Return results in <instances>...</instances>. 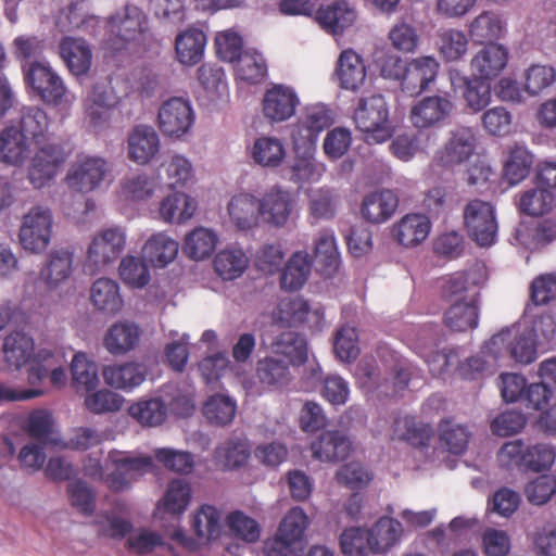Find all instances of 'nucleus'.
Listing matches in <instances>:
<instances>
[{
    "label": "nucleus",
    "mask_w": 556,
    "mask_h": 556,
    "mask_svg": "<svg viewBox=\"0 0 556 556\" xmlns=\"http://www.w3.org/2000/svg\"><path fill=\"white\" fill-rule=\"evenodd\" d=\"M435 337L437 332L432 329H424L413 346L415 353L424 358L433 377L445 379L451 372L456 371L463 379L475 380L497 364L492 355L484 352V345L481 351L483 356L473 355L462 363L457 350L438 351Z\"/></svg>",
    "instance_id": "1"
},
{
    "label": "nucleus",
    "mask_w": 556,
    "mask_h": 556,
    "mask_svg": "<svg viewBox=\"0 0 556 556\" xmlns=\"http://www.w3.org/2000/svg\"><path fill=\"white\" fill-rule=\"evenodd\" d=\"M105 26L102 48L112 54L123 51L139 52L144 49L151 36L147 15L140 8L131 4L111 15Z\"/></svg>",
    "instance_id": "2"
},
{
    "label": "nucleus",
    "mask_w": 556,
    "mask_h": 556,
    "mask_svg": "<svg viewBox=\"0 0 556 556\" xmlns=\"http://www.w3.org/2000/svg\"><path fill=\"white\" fill-rule=\"evenodd\" d=\"M2 353L10 368L20 370L28 365L27 380L31 386L38 384L48 377L53 365L54 353L48 349L35 352L34 339L24 331H12L3 339Z\"/></svg>",
    "instance_id": "3"
},
{
    "label": "nucleus",
    "mask_w": 556,
    "mask_h": 556,
    "mask_svg": "<svg viewBox=\"0 0 556 556\" xmlns=\"http://www.w3.org/2000/svg\"><path fill=\"white\" fill-rule=\"evenodd\" d=\"M536 330L533 327L510 326L502 329L484 343V352L498 362L505 355L520 364H531L536 354Z\"/></svg>",
    "instance_id": "4"
},
{
    "label": "nucleus",
    "mask_w": 556,
    "mask_h": 556,
    "mask_svg": "<svg viewBox=\"0 0 556 556\" xmlns=\"http://www.w3.org/2000/svg\"><path fill=\"white\" fill-rule=\"evenodd\" d=\"M358 387L364 393L389 395L392 386V394L396 395L404 391L412 377V365L405 361L397 362L392 370L382 375L374 358L361 359L354 370Z\"/></svg>",
    "instance_id": "5"
},
{
    "label": "nucleus",
    "mask_w": 556,
    "mask_h": 556,
    "mask_svg": "<svg viewBox=\"0 0 556 556\" xmlns=\"http://www.w3.org/2000/svg\"><path fill=\"white\" fill-rule=\"evenodd\" d=\"M354 122L369 143H381L390 139L394 128L389 118V108L383 96L372 94L359 99L354 111Z\"/></svg>",
    "instance_id": "6"
},
{
    "label": "nucleus",
    "mask_w": 556,
    "mask_h": 556,
    "mask_svg": "<svg viewBox=\"0 0 556 556\" xmlns=\"http://www.w3.org/2000/svg\"><path fill=\"white\" fill-rule=\"evenodd\" d=\"M126 241V230L121 226H111L98 231L87 248L85 269L90 274L104 271L121 256Z\"/></svg>",
    "instance_id": "7"
},
{
    "label": "nucleus",
    "mask_w": 556,
    "mask_h": 556,
    "mask_svg": "<svg viewBox=\"0 0 556 556\" xmlns=\"http://www.w3.org/2000/svg\"><path fill=\"white\" fill-rule=\"evenodd\" d=\"M71 154L62 143L36 144L27 167V178L34 188H42L52 181Z\"/></svg>",
    "instance_id": "8"
},
{
    "label": "nucleus",
    "mask_w": 556,
    "mask_h": 556,
    "mask_svg": "<svg viewBox=\"0 0 556 556\" xmlns=\"http://www.w3.org/2000/svg\"><path fill=\"white\" fill-rule=\"evenodd\" d=\"M53 215L45 205L33 206L22 218L18 239L25 251L39 254L47 250L52 237Z\"/></svg>",
    "instance_id": "9"
},
{
    "label": "nucleus",
    "mask_w": 556,
    "mask_h": 556,
    "mask_svg": "<svg viewBox=\"0 0 556 556\" xmlns=\"http://www.w3.org/2000/svg\"><path fill=\"white\" fill-rule=\"evenodd\" d=\"M308 526V518L301 507L291 508L281 520L276 535L265 542L268 556H298L296 546L301 543Z\"/></svg>",
    "instance_id": "10"
},
{
    "label": "nucleus",
    "mask_w": 556,
    "mask_h": 556,
    "mask_svg": "<svg viewBox=\"0 0 556 556\" xmlns=\"http://www.w3.org/2000/svg\"><path fill=\"white\" fill-rule=\"evenodd\" d=\"M24 81L43 102L60 104L65 97L66 87L62 78L47 61L22 63Z\"/></svg>",
    "instance_id": "11"
},
{
    "label": "nucleus",
    "mask_w": 556,
    "mask_h": 556,
    "mask_svg": "<svg viewBox=\"0 0 556 556\" xmlns=\"http://www.w3.org/2000/svg\"><path fill=\"white\" fill-rule=\"evenodd\" d=\"M332 124L330 110L321 103L307 105L298 117L292 129V142L295 151L315 149L320 134Z\"/></svg>",
    "instance_id": "12"
},
{
    "label": "nucleus",
    "mask_w": 556,
    "mask_h": 556,
    "mask_svg": "<svg viewBox=\"0 0 556 556\" xmlns=\"http://www.w3.org/2000/svg\"><path fill=\"white\" fill-rule=\"evenodd\" d=\"M468 233L480 247H490L497 238V222L494 206L482 200L470 201L464 210Z\"/></svg>",
    "instance_id": "13"
},
{
    "label": "nucleus",
    "mask_w": 556,
    "mask_h": 556,
    "mask_svg": "<svg viewBox=\"0 0 556 556\" xmlns=\"http://www.w3.org/2000/svg\"><path fill=\"white\" fill-rule=\"evenodd\" d=\"M194 122L195 113L192 104L182 97L169 98L159 109V128L166 137L181 138L191 130Z\"/></svg>",
    "instance_id": "14"
},
{
    "label": "nucleus",
    "mask_w": 556,
    "mask_h": 556,
    "mask_svg": "<svg viewBox=\"0 0 556 556\" xmlns=\"http://www.w3.org/2000/svg\"><path fill=\"white\" fill-rule=\"evenodd\" d=\"M296 201L292 193L275 185L268 188L258 199L260 220L274 228L288 225L295 212Z\"/></svg>",
    "instance_id": "15"
},
{
    "label": "nucleus",
    "mask_w": 556,
    "mask_h": 556,
    "mask_svg": "<svg viewBox=\"0 0 556 556\" xmlns=\"http://www.w3.org/2000/svg\"><path fill=\"white\" fill-rule=\"evenodd\" d=\"M109 170L105 159L78 154L71 164L65 180L71 189L86 193L99 188Z\"/></svg>",
    "instance_id": "16"
},
{
    "label": "nucleus",
    "mask_w": 556,
    "mask_h": 556,
    "mask_svg": "<svg viewBox=\"0 0 556 556\" xmlns=\"http://www.w3.org/2000/svg\"><path fill=\"white\" fill-rule=\"evenodd\" d=\"M455 109L448 93L427 96L410 108L409 119L417 129L440 128Z\"/></svg>",
    "instance_id": "17"
},
{
    "label": "nucleus",
    "mask_w": 556,
    "mask_h": 556,
    "mask_svg": "<svg viewBox=\"0 0 556 556\" xmlns=\"http://www.w3.org/2000/svg\"><path fill=\"white\" fill-rule=\"evenodd\" d=\"M147 376V365L135 361L110 364L102 369L104 383L126 393L139 388L146 381Z\"/></svg>",
    "instance_id": "18"
},
{
    "label": "nucleus",
    "mask_w": 556,
    "mask_h": 556,
    "mask_svg": "<svg viewBox=\"0 0 556 556\" xmlns=\"http://www.w3.org/2000/svg\"><path fill=\"white\" fill-rule=\"evenodd\" d=\"M476 148V136L469 127H458L450 132L444 147L437 151L435 161L444 166L459 165L472 155Z\"/></svg>",
    "instance_id": "19"
},
{
    "label": "nucleus",
    "mask_w": 556,
    "mask_h": 556,
    "mask_svg": "<svg viewBox=\"0 0 556 556\" xmlns=\"http://www.w3.org/2000/svg\"><path fill=\"white\" fill-rule=\"evenodd\" d=\"M299 104V96L292 87L276 84L264 94L263 113L271 122H285L294 115Z\"/></svg>",
    "instance_id": "20"
},
{
    "label": "nucleus",
    "mask_w": 556,
    "mask_h": 556,
    "mask_svg": "<svg viewBox=\"0 0 556 556\" xmlns=\"http://www.w3.org/2000/svg\"><path fill=\"white\" fill-rule=\"evenodd\" d=\"M439 68V62L431 55L412 59L406 63L402 90L412 97L422 93L435 80Z\"/></svg>",
    "instance_id": "21"
},
{
    "label": "nucleus",
    "mask_w": 556,
    "mask_h": 556,
    "mask_svg": "<svg viewBox=\"0 0 556 556\" xmlns=\"http://www.w3.org/2000/svg\"><path fill=\"white\" fill-rule=\"evenodd\" d=\"M508 59L509 51L504 45L494 42L485 45L471 59L472 75L480 79L492 80L502 74Z\"/></svg>",
    "instance_id": "22"
},
{
    "label": "nucleus",
    "mask_w": 556,
    "mask_h": 556,
    "mask_svg": "<svg viewBox=\"0 0 556 556\" xmlns=\"http://www.w3.org/2000/svg\"><path fill=\"white\" fill-rule=\"evenodd\" d=\"M160 137L153 127L138 125L128 135L127 155L136 164L146 165L160 152Z\"/></svg>",
    "instance_id": "23"
},
{
    "label": "nucleus",
    "mask_w": 556,
    "mask_h": 556,
    "mask_svg": "<svg viewBox=\"0 0 556 556\" xmlns=\"http://www.w3.org/2000/svg\"><path fill=\"white\" fill-rule=\"evenodd\" d=\"M313 456L321 462L345 459L353 450L350 437L340 430H327L312 442Z\"/></svg>",
    "instance_id": "24"
},
{
    "label": "nucleus",
    "mask_w": 556,
    "mask_h": 556,
    "mask_svg": "<svg viewBox=\"0 0 556 556\" xmlns=\"http://www.w3.org/2000/svg\"><path fill=\"white\" fill-rule=\"evenodd\" d=\"M399 206V197L390 189L370 192L363 198L361 204L362 217L375 225L389 220Z\"/></svg>",
    "instance_id": "25"
},
{
    "label": "nucleus",
    "mask_w": 556,
    "mask_h": 556,
    "mask_svg": "<svg viewBox=\"0 0 556 556\" xmlns=\"http://www.w3.org/2000/svg\"><path fill=\"white\" fill-rule=\"evenodd\" d=\"M59 25L64 30H79L97 37L101 28V21L90 12L85 0H73L62 10Z\"/></svg>",
    "instance_id": "26"
},
{
    "label": "nucleus",
    "mask_w": 556,
    "mask_h": 556,
    "mask_svg": "<svg viewBox=\"0 0 556 556\" xmlns=\"http://www.w3.org/2000/svg\"><path fill=\"white\" fill-rule=\"evenodd\" d=\"M258 199L250 192L231 197L227 205L228 215L238 230L249 231L260 224Z\"/></svg>",
    "instance_id": "27"
},
{
    "label": "nucleus",
    "mask_w": 556,
    "mask_h": 556,
    "mask_svg": "<svg viewBox=\"0 0 556 556\" xmlns=\"http://www.w3.org/2000/svg\"><path fill=\"white\" fill-rule=\"evenodd\" d=\"M140 339V329L135 323L118 321L113 324L103 338L106 351L115 356L132 351Z\"/></svg>",
    "instance_id": "28"
},
{
    "label": "nucleus",
    "mask_w": 556,
    "mask_h": 556,
    "mask_svg": "<svg viewBox=\"0 0 556 556\" xmlns=\"http://www.w3.org/2000/svg\"><path fill=\"white\" fill-rule=\"evenodd\" d=\"M90 302L103 314H117L124 305L118 282L111 278L97 279L90 288Z\"/></svg>",
    "instance_id": "29"
},
{
    "label": "nucleus",
    "mask_w": 556,
    "mask_h": 556,
    "mask_svg": "<svg viewBox=\"0 0 556 556\" xmlns=\"http://www.w3.org/2000/svg\"><path fill=\"white\" fill-rule=\"evenodd\" d=\"M60 55L66 66L76 76L86 74L91 66L92 51L83 38L64 37L60 45Z\"/></svg>",
    "instance_id": "30"
},
{
    "label": "nucleus",
    "mask_w": 556,
    "mask_h": 556,
    "mask_svg": "<svg viewBox=\"0 0 556 556\" xmlns=\"http://www.w3.org/2000/svg\"><path fill=\"white\" fill-rule=\"evenodd\" d=\"M248 155L261 167L277 168L286 157V148L277 137L261 136L248 148Z\"/></svg>",
    "instance_id": "31"
},
{
    "label": "nucleus",
    "mask_w": 556,
    "mask_h": 556,
    "mask_svg": "<svg viewBox=\"0 0 556 556\" xmlns=\"http://www.w3.org/2000/svg\"><path fill=\"white\" fill-rule=\"evenodd\" d=\"M271 350L274 356L285 357V361L293 367L304 365L308 358L305 338L291 330L278 334L271 343Z\"/></svg>",
    "instance_id": "32"
},
{
    "label": "nucleus",
    "mask_w": 556,
    "mask_h": 556,
    "mask_svg": "<svg viewBox=\"0 0 556 556\" xmlns=\"http://www.w3.org/2000/svg\"><path fill=\"white\" fill-rule=\"evenodd\" d=\"M356 13L346 1H336L332 4L320 8L316 14V21L327 33L337 36L355 21Z\"/></svg>",
    "instance_id": "33"
},
{
    "label": "nucleus",
    "mask_w": 556,
    "mask_h": 556,
    "mask_svg": "<svg viewBox=\"0 0 556 556\" xmlns=\"http://www.w3.org/2000/svg\"><path fill=\"white\" fill-rule=\"evenodd\" d=\"M431 229L430 219L419 213L406 214L393 227V235L400 244L414 247L428 237Z\"/></svg>",
    "instance_id": "34"
},
{
    "label": "nucleus",
    "mask_w": 556,
    "mask_h": 556,
    "mask_svg": "<svg viewBox=\"0 0 556 556\" xmlns=\"http://www.w3.org/2000/svg\"><path fill=\"white\" fill-rule=\"evenodd\" d=\"M178 242L165 232L152 235L142 248L143 258L154 267H166L178 254Z\"/></svg>",
    "instance_id": "35"
},
{
    "label": "nucleus",
    "mask_w": 556,
    "mask_h": 556,
    "mask_svg": "<svg viewBox=\"0 0 556 556\" xmlns=\"http://www.w3.org/2000/svg\"><path fill=\"white\" fill-rule=\"evenodd\" d=\"M476 273H455L442 285L443 296L453 303L479 302V287Z\"/></svg>",
    "instance_id": "36"
},
{
    "label": "nucleus",
    "mask_w": 556,
    "mask_h": 556,
    "mask_svg": "<svg viewBox=\"0 0 556 556\" xmlns=\"http://www.w3.org/2000/svg\"><path fill=\"white\" fill-rule=\"evenodd\" d=\"M256 376L261 384L268 390L283 389L292 380L290 365L276 356L258 361Z\"/></svg>",
    "instance_id": "37"
},
{
    "label": "nucleus",
    "mask_w": 556,
    "mask_h": 556,
    "mask_svg": "<svg viewBox=\"0 0 556 556\" xmlns=\"http://www.w3.org/2000/svg\"><path fill=\"white\" fill-rule=\"evenodd\" d=\"M197 210V201L184 192H174L160 203V218L169 224H182L190 219Z\"/></svg>",
    "instance_id": "38"
},
{
    "label": "nucleus",
    "mask_w": 556,
    "mask_h": 556,
    "mask_svg": "<svg viewBox=\"0 0 556 556\" xmlns=\"http://www.w3.org/2000/svg\"><path fill=\"white\" fill-rule=\"evenodd\" d=\"M336 73L340 86L348 90H356L366 78V68L361 55L350 49L340 53Z\"/></svg>",
    "instance_id": "39"
},
{
    "label": "nucleus",
    "mask_w": 556,
    "mask_h": 556,
    "mask_svg": "<svg viewBox=\"0 0 556 556\" xmlns=\"http://www.w3.org/2000/svg\"><path fill=\"white\" fill-rule=\"evenodd\" d=\"M29 154L27 139L14 126L0 132V161L10 165L21 166Z\"/></svg>",
    "instance_id": "40"
},
{
    "label": "nucleus",
    "mask_w": 556,
    "mask_h": 556,
    "mask_svg": "<svg viewBox=\"0 0 556 556\" xmlns=\"http://www.w3.org/2000/svg\"><path fill=\"white\" fill-rule=\"evenodd\" d=\"M73 258V253L65 249L50 252L46 265L40 269V278L49 288H56L70 278Z\"/></svg>",
    "instance_id": "41"
},
{
    "label": "nucleus",
    "mask_w": 556,
    "mask_h": 556,
    "mask_svg": "<svg viewBox=\"0 0 556 556\" xmlns=\"http://www.w3.org/2000/svg\"><path fill=\"white\" fill-rule=\"evenodd\" d=\"M206 46L205 34L197 28L179 34L175 41L178 61L185 65L198 64L204 54Z\"/></svg>",
    "instance_id": "42"
},
{
    "label": "nucleus",
    "mask_w": 556,
    "mask_h": 556,
    "mask_svg": "<svg viewBox=\"0 0 556 556\" xmlns=\"http://www.w3.org/2000/svg\"><path fill=\"white\" fill-rule=\"evenodd\" d=\"M315 260L319 270L325 276H331L340 266V253L338 251L334 232L331 229H323L315 239Z\"/></svg>",
    "instance_id": "43"
},
{
    "label": "nucleus",
    "mask_w": 556,
    "mask_h": 556,
    "mask_svg": "<svg viewBox=\"0 0 556 556\" xmlns=\"http://www.w3.org/2000/svg\"><path fill=\"white\" fill-rule=\"evenodd\" d=\"M479 302L456 301L444 313V324L453 331L473 330L479 325Z\"/></svg>",
    "instance_id": "44"
},
{
    "label": "nucleus",
    "mask_w": 556,
    "mask_h": 556,
    "mask_svg": "<svg viewBox=\"0 0 556 556\" xmlns=\"http://www.w3.org/2000/svg\"><path fill=\"white\" fill-rule=\"evenodd\" d=\"M312 269V261L306 252H296L286 264L281 278L280 286L283 290L296 291L301 289Z\"/></svg>",
    "instance_id": "45"
},
{
    "label": "nucleus",
    "mask_w": 556,
    "mask_h": 556,
    "mask_svg": "<svg viewBox=\"0 0 556 556\" xmlns=\"http://www.w3.org/2000/svg\"><path fill=\"white\" fill-rule=\"evenodd\" d=\"M438 430L441 447L454 455L463 454L466 451L471 437L467 426L447 418L440 421Z\"/></svg>",
    "instance_id": "46"
},
{
    "label": "nucleus",
    "mask_w": 556,
    "mask_h": 556,
    "mask_svg": "<svg viewBox=\"0 0 556 556\" xmlns=\"http://www.w3.org/2000/svg\"><path fill=\"white\" fill-rule=\"evenodd\" d=\"M393 434L413 446L421 447L429 443L432 428L413 416H404L394 420Z\"/></svg>",
    "instance_id": "47"
},
{
    "label": "nucleus",
    "mask_w": 556,
    "mask_h": 556,
    "mask_svg": "<svg viewBox=\"0 0 556 556\" xmlns=\"http://www.w3.org/2000/svg\"><path fill=\"white\" fill-rule=\"evenodd\" d=\"M164 545L162 534L148 527H132L124 542L128 553L135 556H147Z\"/></svg>",
    "instance_id": "48"
},
{
    "label": "nucleus",
    "mask_w": 556,
    "mask_h": 556,
    "mask_svg": "<svg viewBox=\"0 0 556 556\" xmlns=\"http://www.w3.org/2000/svg\"><path fill=\"white\" fill-rule=\"evenodd\" d=\"M315 149L300 150L291 165L290 180L296 184L316 182L325 173V166L314 157Z\"/></svg>",
    "instance_id": "49"
},
{
    "label": "nucleus",
    "mask_w": 556,
    "mask_h": 556,
    "mask_svg": "<svg viewBox=\"0 0 556 556\" xmlns=\"http://www.w3.org/2000/svg\"><path fill=\"white\" fill-rule=\"evenodd\" d=\"M248 266V256L238 248L224 249L214 258L215 271L224 280H233L240 277Z\"/></svg>",
    "instance_id": "50"
},
{
    "label": "nucleus",
    "mask_w": 556,
    "mask_h": 556,
    "mask_svg": "<svg viewBox=\"0 0 556 556\" xmlns=\"http://www.w3.org/2000/svg\"><path fill=\"white\" fill-rule=\"evenodd\" d=\"M533 155L525 146L515 144L504 165L503 176L509 186L521 182L530 173Z\"/></svg>",
    "instance_id": "51"
},
{
    "label": "nucleus",
    "mask_w": 556,
    "mask_h": 556,
    "mask_svg": "<svg viewBox=\"0 0 556 556\" xmlns=\"http://www.w3.org/2000/svg\"><path fill=\"white\" fill-rule=\"evenodd\" d=\"M368 530L374 554H379L387 552L400 541L403 528L400 521L382 517Z\"/></svg>",
    "instance_id": "52"
},
{
    "label": "nucleus",
    "mask_w": 556,
    "mask_h": 556,
    "mask_svg": "<svg viewBox=\"0 0 556 556\" xmlns=\"http://www.w3.org/2000/svg\"><path fill=\"white\" fill-rule=\"evenodd\" d=\"M237 414V402L226 394H214L203 405V415L211 425L227 426Z\"/></svg>",
    "instance_id": "53"
},
{
    "label": "nucleus",
    "mask_w": 556,
    "mask_h": 556,
    "mask_svg": "<svg viewBox=\"0 0 556 556\" xmlns=\"http://www.w3.org/2000/svg\"><path fill=\"white\" fill-rule=\"evenodd\" d=\"M217 242L218 237L214 230L198 227L186 236L184 251L192 260H204L213 253Z\"/></svg>",
    "instance_id": "54"
},
{
    "label": "nucleus",
    "mask_w": 556,
    "mask_h": 556,
    "mask_svg": "<svg viewBox=\"0 0 556 556\" xmlns=\"http://www.w3.org/2000/svg\"><path fill=\"white\" fill-rule=\"evenodd\" d=\"M21 134L30 137L38 144L45 139L49 128V117L45 110L38 106H24L20 115Z\"/></svg>",
    "instance_id": "55"
},
{
    "label": "nucleus",
    "mask_w": 556,
    "mask_h": 556,
    "mask_svg": "<svg viewBox=\"0 0 556 556\" xmlns=\"http://www.w3.org/2000/svg\"><path fill=\"white\" fill-rule=\"evenodd\" d=\"M554 204V194L546 188H538L525 191L518 202V210L529 216H542L548 213Z\"/></svg>",
    "instance_id": "56"
},
{
    "label": "nucleus",
    "mask_w": 556,
    "mask_h": 556,
    "mask_svg": "<svg viewBox=\"0 0 556 556\" xmlns=\"http://www.w3.org/2000/svg\"><path fill=\"white\" fill-rule=\"evenodd\" d=\"M504 29L505 23L501 16L491 11L482 12L469 25V33L477 42L497 39Z\"/></svg>",
    "instance_id": "57"
},
{
    "label": "nucleus",
    "mask_w": 556,
    "mask_h": 556,
    "mask_svg": "<svg viewBox=\"0 0 556 556\" xmlns=\"http://www.w3.org/2000/svg\"><path fill=\"white\" fill-rule=\"evenodd\" d=\"M129 414L142 426H159L165 421L167 406L160 397L142 400L129 407Z\"/></svg>",
    "instance_id": "58"
},
{
    "label": "nucleus",
    "mask_w": 556,
    "mask_h": 556,
    "mask_svg": "<svg viewBox=\"0 0 556 556\" xmlns=\"http://www.w3.org/2000/svg\"><path fill=\"white\" fill-rule=\"evenodd\" d=\"M192 529L201 540L212 541L222 532V514L211 505H203L192 520Z\"/></svg>",
    "instance_id": "59"
},
{
    "label": "nucleus",
    "mask_w": 556,
    "mask_h": 556,
    "mask_svg": "<svg viewBox=\"0 0 556 556\" xmlns=\"http://www.w3.org/2000/svg\"><path fill=\"white\" fill-rule=\"evenodd\" d=\"M342 553L346 556H367L374 554L369 530L361 527L345 529L340 536Z\"/></svg>",
    "instance_id": "60"
},
{
    "label": "nucleus",
    "mask_w": 556,
    "mask_h": 556,
    "mask_svg": "<svg viewBox=\"0 0 556 556\" xmlns=\"http://www.w3.org/2000/svg\"><path fill=\"white\" fill-rule=\"evenodd\" d=\"M215 457L224 468H239L250 457L248 441L243 439H229L216 448Z\"/></svg>",
    "instance_id": "61"
},
{
    "label": "nucleus",
    "mask_w": 556,
    "mask_h": 556,
    "mask_svg": "<svg viewBox=\"0 0 556 556\" xmlns=\"http://www.w3.org/2000/svg\"><path fill=\"white\" fill-rule=\"evenodd\" d=\"M155 190L154 180L147 174H135L121 181L122 197L129 202H143L149 200Z\"/></svg>",
    "instance_id": "62"
},
{
    "label": "nucleus",
    "mask_w": 556,
    "mask_h": 556,
    "mask_svg": "<svg viewBox=\"0 0 556 556\" xmlns=\"http://www.w3.org/2000/svg\"><path fill=\"white\" fill-rule=\"evenodd\" d=\"M93 525L100 538L118 542L125 540L130 530H132V522L130 520L114 513H105L97 516Z\"/></svg>",
    "instance_id": "63"
},
{
    "label": "nucleus",
    "mask_w": 556,
    "mask_h": 556,
    "mask_svg": "<svg viewBox=\"0 0 556 556\" xmlns=\"http://www.w3.org/2000/svg\"><path fill=\"white\" fill-rule=\"evenodd\" d=\"M267 74V66L263 55L256 51H245L237 59L236 75L240 80L249 84L260 83Z\"/></svg>",
    "instance_id": "64"
}]
</instances>
